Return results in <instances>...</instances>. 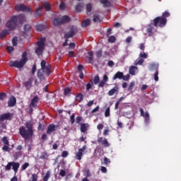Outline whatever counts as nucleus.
<instances>
[{
  "mask_svg": "<svg viewBox=\"0 0 181 181\" xmlns=\"http://www.w3.org/2000/svg\"><path fill=\"white\" fill-rule=\"evenodd\" d=\"M86 149H87V146H83V148L78 149V151L75 156L77 160H81V158H83V152H84Z\"/></svg>",
  "mask_w": 181,
  "mask_h": 181,
  "instance_id": "14",
  "label": "nucleus"
},
{
  "mask_svg": "<svg viewBox=\"0 0 181 181\" xmlns=\"http://www.w3.org/2000/svg\"><path fill=\"white\" fill-rule=\"evenodd\" d=\"M71 93V89H70V88H66L64 89V95H69V94H70Z\"/></svg>",
  "mask_w": 181,
  "mask_h": 181,
  "instance_id": "42",
  "label": "nucleus"
},
{
  "mask_svg": "<svg viewBox=\"0 0 181 181\" xmlns=\"http://www.w3.org/2000/svg\"><path fill=\"white\" fill-rule=\"evenodd\" d=\"M110 107H107V109L105 110V117L107 118L108 117H110Z\"/></svg>",
  "mask_w": 181,
  "mask_h": 181,
  "instance_id": "48",
  "label": "nucleus"
},
{
  "mask_svg": "<svg viewBox=\"0 0 181 181\" xmlns=\"http://www.w3.org/2000/svg\"><path fill=\"white\" fill-rule=\"evenodd\" d=\"M42 8H44L47 12H49V11L52 10V6L47 1L43 4Z\"/></svg>",
  "mask_w": 181,
  "mask_h": 181,
  "instance_id": "28",
  "label": "nucleus"
},
{
  "mask_svg": "<svg viewBox=\"0 0 181 181\" xmlns=\"http://www.w3.org/2000/svg\"><path fill=\"white\" fill-rule=\"evenodd\" d=\"M59 126H56L53 124H49L47 129V135H52V132H54L56 131V128H57Z\"/></svg>",
  "mask_w": 181,
  "mask_h": 181,
  "instance_id": "18",
  "label": "nucleus"
},
{
  "mask_svg": "<svg viewBox=\"0 0 181 181\" xmlns=\"http://www.w3.org/2000/svg\"><path fill=\"white\" fill-rule=\"evenodd\" d=\"M118 91H119V88L115 86L112 89L109 90L108 95L112 96L114 94H118Z\"/></svg>",
  "mask_w": 181,
  "mask_h": 181,
  "instance_id": "23",
  "label": "nucleus"
},
{
  "mask_svg": "<svg viewBox=\"0 0 181 181\" xmlns=\"http://www.w3.org/2000/svg\"><path fill=\"white\" fill-rule=\"evenodd\" d=\"M19 166L21 165L19 163L16 162H9L5 167V170H11V168H12L13 170L15 172V173H18V169H19Z\"/></svg>",
  "mask_w": 181,
  "mask_h": 181,
  "instance_id": "9",
  "label": "nucleus"
},
{
  "mask_svg": "<svg viewBox=\"0 0 181 181\" xmlns=\"http://www.w3.org/2000/svg\"><path fill=\"white\" fill-rule=\"evenodd\" d=\"M88 128V124L82 123L81 124V132H86Z\"/></svg>",
  "mask_w": 181,
  "mask_h": 181,
  "instance_id": "30",
  "label": "nucleus"
},
{
  "mask_svg": "<svg viewBox=\"0 0 181 181\" xmlns=\"http://www.w3.org/2000/svg\"><path fill=\"white\" fill-rule=\"evenodd\" d=\"M59 9L62 11H64V9H66V4H64V2H61L59 4Z\"/></svg>",
  "mask_w": 181,
  "mask_h": 181,
  "instance_id": "49",
  "label": "nucleus"
},
{
  "mask_svg": "<svg viewBox=\"0 0 181 181\" xmlns=\"http://www.w3.org/2000/svg\"><path fill=\"white\" fill-rule=\"evenodd\" d=\"M91 11H93V5L90 3H89L86 5V11L88 13H90L91 12Z\"/></svg>",
  "mask_w": 181,
  "mask_h": 181,
  "instance_id": "37",
  "label": "nucleus"
},
{
  "mask_svg": "<svg viewBox=\"0 0 181 181\" xmlns=\"http://www.w3.org/2000/svg\"><path fill=\"white\" fill-rule=\"evenodd\" d=\"M159 71H156L154 74V80L155 81H159Z\"/></svg>",
  "mask_w": 181,
  "mask_h": 181,
  "instance_id": "44",
  "label": "nucleus"
},
{
  "mask_svg": "<svg viewBox=\"0 0 181 181\" xmlns=\"http://www.w3.org/2000/svg\"><path fill=\"white\" fill-rule=\"evenodd\" d=\"M98 143L100 144V145H102L105 148H108V146H110V143H108V140H107L105 137H100L98 139Z\"/></svg>",
  "mask_w": 181,
  "mask_h": 181,
  "instance_id": "12",
  "label": "nucleus"
},
{
  "mask_svg": "<svg viewBox=\"0 0 181 181\" xmlns=\"http://www.w3.org/2000/svg\"><path fill=\"white\" fill-rule=\"evenodd\" d=\"M41 69L37 71V78L40 80V81H43L45 80V76L49 77L50 74H52V66L50 64L46 65V61L42 60L41 61Z\"/></svg>",
  "mask_w": 181,
  "mask_h": 181,
  "instance_id": "2",
  "label": "nucleus"
},
{
  "mask_svg": "<svg viewBox=\"0 0 181 181\" xmlns=\"http://www.w3.org/2000/svg\"><path fill=\"white\" fill-rule=\"evenodd\" d=\"M23 22H26V17H25V15L20 14V15L17 16V23L22 25V23H23Z\"/></svg>",
  "mask_w": 181,
  "mask_h": 181,
  "instance_id": "19",
  "label": "nucleus"
},
{
  "mask_svg": "<svg viewBox=\"0 0 181 181\" xmlns=\"http://www.w3.org/2000/svg\"><path fill=\"white\" fill-rule=\"evenodd\" d=\"M158 30V28L155 25V23H151L147 27L146 32L148 36H153L155 32Z\"/></svg>",
  "mask_w": 181,
  "mask_h": 181,
  "instance_id": "10",
  "label": "nucleus"
},
{
  "mask_svg": "<svg viewBox=\"0 0 181 181\" xmlns=\"http://www.w3.org/2000/svg\"><path fill=\"white\" fill-rule=\"evenodd\" d=\"M144 62H145V60L142 58H138L136 62H135V65L136 66H141V64H144Z\"/></svg>",
  "mask_w": 181,
  "mask_h": 181,
  "instance_id": "33",
  "label": "nucleus"
},
{
  "mask_svg": "<svg viewBox=\"0 0 181 181\" xmlns=\"http://www.w3.org/2000/svg\"><path fill=\"white\" fill-rule=\"evenodd\" d=\"M135 69H136V66H131L129 70V74H131L132 76H135Z\"/></svg>",
  "mask_w": 181,
  "mask_h": 181,
  "instance_id": "34",
  "label": "nucleus"
},
{
  "mask_svg": "<svg viewBox=\"0 0 181 181\" xmlns=\"http://www.w3.org/2000/svg\"><path fill=\"white\" fill-rule=\"evenodd\" d=\"M8 35H9V31H8V30H4L0 33V39H1V40H3V39L6 38V36H8Z\"/></svg>",
  "mask_w": 181,
  "mask_h": 181,
  "instance_id": "25",
  "label": "nucleus"
},
{
  "mask_svg": "<svg viewBox=\"0 0 181 181\" xmlns=\"http://www.w3.org/2000/svg\"><path fill=\"white\" fill-rule=\"evenodd\" d=\"M24 30H25V32H30V25H24Z\"/></svg>",
  "mask_w": 181,
  "mask_h": 181,
  "instance_id": "56",
  "label": "nucleus"
},
{
  "mask_svg": "<svg viewBox=\"0 0 181 181\" xmlns=\"http://www.w3.org/2000/svg\"><path fill=\"white\" fill-rule=\"evenodd\" d=\"M139 57H141V59H148V54H146L145 52H141Z\"/></svg>",
  "mask_w": 181,
  "mask_h": 181,
  "instance_id": "47",
  "label": "nucleus"
},
{
  "mask_svg": "<svg viewBox=\"0 0 181 181\" xmlns=\"http://www.w3.org/2000/svg\"><path fill=\"white\" fill-rule=\"evenodd\" d=\"M69 49H76V43L74 42H71L69 44Z\"/></svg>",
  "mask_w": 181,
  "mask_h": 181,
  "instance_id": "64",
  "label": "nucleus"
},
{
  "mask_svg": "<svg viewBox=\"0 0 181 181\" xmlns=\"http://www.w3.org/2000/svg\"><path fill=\"white\" fill-rule=\"evenodd\" d=\"M2 142L4 145H9V140H8V137L6 136L2 138Z\"/></svg>",
  "mask_w": 181,
  "mask_h": 181,
  "instance_id": "41",
  "label": "nucleus"
},
{
  "mask_svg": "<svg viewBox=\"0 0 181 181\" xmlns=\"http://www.w3.org/2000/svg\"><path fill=\"white\" fill-rule=\"evenodd\" d=\"M122 77H124V73L117 71L113 76L112 80H117V78H119V80H122Z\"/></svg>",
  "mask_w": 181,
  "mask_h": 181,
  "instance_id": "24",
  "label": "nucleus"
},
{
  "mask_svg": "<svg viewBox=\"0 0 181 181\" xmlns=\"http://www.w3.org/2000/svg\"><path fill=\"white\" fill-rule=\"evenodd\" d=\"M93 83L94 84H98V83H100V76H98V75L94 77Z\"/></svg>",
  "mask_w": 181,
  "mask_h": 181,
  "instance_id": "43",
  "label": "nucleus"
},
{
  "mask_svg": "<svg viewBox=\"0 0 181 181\" xmlns=\"http://www.w3.org/2000/svg\"><path fill=\"white\" fill-rule=\"evenodd\" d=\"M83 8H84V4L83 3H79L76 6L75 11L76 12H81Z\"/></svg>",
  "mask_w": 181,
  "mask_h": 181,
  "instance_id": "27",
  "label": "nucleus"
},
{
  "mask_svg": "<svg viewBox=\"0 0 181 181\" xmlns=\"http://www.w3.org/2000/svg\"><path fill=\"white\" fill-rule=\"evenodd\" d=\"M42 7H38L36 9V11L34 13V16L36 17L40 16V11H42Z\"/></svg>",
  "mask_w": 181,
  "mask_h": 181,
  "instance_id": "36",
  "label": "nucleus"
},
{
  "mask_svg": "<svg viewBox=\"0 0 181 181\" xmlns=\"http://www.w3.org/2000/svg\"><path fill=\"white\" fill-rule=\"evenodd\" d=\"M169 16H170V13L165 11L162 13V16L155 18L153 22L154 23L156 28H165V26H166V23H168L167 18H169Z\"/></svg>",
  "mask_w": 181,
  "mask_h": 181,
  "instance_id": "3",
  "label": "nucleus"
},
{
  "mask_svg": "<svg viewBox=\"0 0 181 181\" xmlns=\"http://www.w3.org/2000/svg\"><path fill=\"white\" fill-rule=\"evenodd\" d=\"M3 151H4V152H11V148L9 147V145H4L2 147Z\"/></svg>",
  "mask_w": 181,
  "mask_h": 181,
  "instance_id": "38",
  "label": "nucleus"
},
{
  "mask_svg": "<svg viewBox=\"0 0 181 181\" xmlns=\"http://www.w3.org/2000/svg\"><path fill=\"white\" fill-rule=\"evenodd\" d=\"M28 52L24 51L22 54L21 59L20 61H11L9 63L10 67H16V69H22L28 62Z\"/></svg>",
  "mask_w": 181,
  "mask_h": 181,
  "instance_id": "4",
  "label": "nucleus"
},
{
  "mask_svg": "<svg viewBox=\"0 0 181 181\" xmlns=\"http://www.w3.org/2000/svg\"><path fill=\"white\" fill-rule=\"evenodd\" d=\"M29 166V163H25L22 166V170H26V168Z\"/></svg>",
  "mask_w": 181,
  "mask_h": 181,
  "instance_id": "52",
  "label": "nucleus"
},
{
  "mask_svg": "<svg viewBox=\"0 0 181 181\" xmlns=\"http://www.w3.org/2000/svg\"><path fill=\"white\" fill-rule=\"evenodd\" d=\"M134 86H135V82H134V81H133V82H131L130 84H129V86L128 90H129V91L132 90L133 88H134Z\"/></svg>",
  "mask_w": 181,
  "mask_h": 181,
  "instance_id": "50",
  "label": "nucleus"
},
{
  "mask_svg": "<svg viewBox=\"0 0 181 181\" xmlns=\"http://www.w3.org/2000/svg\"><path fill=\"white\" fill-rule=\"evenodd\" d=\"M45 25L43 24H40L36 25L35 29L37 30V32H42V30H45Z\"/></svg>",
  "mask_w": 181,
  "mask_h": 181,
  "instance_id": "32",
  "label": "nucleus"
},
{
  "mask_svg": "<svg viewBox=\"0 0 181 181\" xmlns=\"http://www.w3.org/2000/svg\"><path fill=\"white\" fill-rule=\"evenodd\" d=\"M8 107H15L16 105V98L11 96L8 102Z\"/></svg>",
  "mask_w": 181,
  "mask_h": 181,
  "instance_id": "22",
  "label": "nucleus"
},
{
  "mask_svg": "<svg viewBox=\"0 0 181 181\" xmlns=\"http://www.w3.org/2000/svg\"><path fill=\"white\" fill-rule=\"evenodd\" d=\"M86 178L90 177V176H91V173L90 172L89 169H87L86 170Z\"/></svg>",
  "mask_w": 181,
  "mask_h": 181,
  "instance_id": "63",
  "label": "nucleus"
},
{
  "mask_svg": "<svg viewBox=\"0 0 181 181\" xmlns=\"http://www.w3.org/2000/svg\"><path fill=\"white\" fill-rule=\"evenodd\" d=\"M71 21V18L69 16H64L62 18H55L52 21L54 26H59V25H64V23H69Z\"/></svg>",
  "mask_w": 181,
  "mask_h": 181,
  "instance_id": "7",
  "label": "nucleus"
},
{
  "mask_svg": "<svg viewBox=\"0 0 181 181\" xmlns=\"http://www.w3.org/2000/svg\"><path fill=\"white\" fill-rule=\"evenodd\" d=\"M115 40H117V38L114 35L110 36L108 39L109 43H115Z\"/></svg>",
  "mask_w": 181,
  "mask_h": 181,
  "instance_id": "39",
  "label": "nucleus"
},
{
  "mask_svg": "<svg viewBox=\"0 0 181 181\" xmlns=\"http://www.w3.org/2000/svg\"><path fill=\"white\" fill-rule=\"evenodd\" d=\"M93 21V22H101V20L100 19V16H98V14H94Z\"/></svg>",
  "mask_w": 181,
  "mask_h": 181,
  "instance_id": "35",
  "label": "nucleus"
},
{
  "mask_svg": "<svg viewBox=\"0 0 181 181\" xmlns=\"http://www.w3.org/2000/svg\"><path fill=\"white\" fill-rule=\"evenodd\" d=\"M60 176L64 177L66 176V171L64 170H61L59 173Z\"/></svg>",
  "mask_w": 181,
  "mask_h": 181,
  "instance_id": "62",
  "label": "nucleus"
},
{
  "mask_svg": "<svg viewBox=\"0 0 181 181\" xmlns=\"http://www.w3.org/2000/svg\"><path fill=\"white\" fill-rule=\"evenodd\" d=\"M32 83H33V78H30L26 82L24 83V86L26 90H30L32 88Z\"/></svg>",
  "mask_w": 181,
  "mask_h": 181,
  "instance_id": "20",
  "label": "nucleus"
},
{
  "mask_svg": "<svg viewBox=\"0 0 181 181\" xmlns=\"http://www.w3.org/2000/svg\"><path fill=\"white\" fill-rule=\"evenodd\" d=\"M90 25H91V21H90V19L83 20L81 23L82 28H87L90 26Z\"/></svg>",
  "mask_w": 181,
  "mask_h": 181,
  "instance_id": "26",
  "label": "nucleus"
},
{
  "mask_svg": "<svg viewBox=\"0 0 181 181\" xmlns=\"http://www.w3.org/2000/svg\"><path fill=\"white\" fill-rule=\"evenodd\" d=\"M38 177L37 174H33L30 181H37Z\"/></svg>",
  "mask_w": 181,
  "mask_h": 181,
  "instance_id": "45",
  "label": "nucleus"
},
{
  "mask_svg": "<svg viewBox=\"0 0 181 181\" xmlns=\"http://www.w3.org/2000/svg\"><path fill=\"white\" fill-rule=\"evenodd\" d=\"M18 26V16H13L10 18L6 23V28H8L9 30H15Z\"/></svg>",
  "mask_w": 181,
  "mask_h": 181,
  "instance_id": "6",
  "label": "nucleus"
},
{
  "mask_svg": "<svg viewBox=\"0 0 181 181\" xmlns=\"http://www.w3.org/2000/svg\"><path fill=\"white\" fill-rule=\"evenodd\" d=\"M101 56H103V51L100 49V50H98L97 52H96V57L100 59V57H101Z\"/></svg>",
  "mask_w": 181,
  "mask_h": 181,
  "instance_id": "54",
  "label": "nucleus"
},
{
  "mask_svg": "<svg viewBox=\"0 0 181 181\" xmlns=\"http://www.w3.org/2000/svg\"><path fill=\"white\" fill-rule=\"evenodd\" d=\"M104 163L105 165H110V163H111V160H110V159H108V158L105 157L104 158Z\"/></svg>",
  "mask_w": 181,
  "mask_h": 181,
  "instance_id": "53",
  "label": "nucleus"
},
{
  "mask_svg": "<svg viewBox=\"0 0 181 181\" xmlns=\"http://www.w3.org/2000/svg\"><path fill=\"white\" fill-rule=\"evenodd\" d=\"M88 54L89 57H86V62H88V63L93 64V59L94 57L93 56H94V53L93 52H88Z\"/></svg>",
  "mask_w": 181,
  "mask_h": 181,
  "instance_id": "21",
  "label": "nucleus"
},
{
  "mask_svg": "<svg viewBox=\"0 0 181 181\" xmlns=\"http://www.w3.org/2000/svg\"><path fill=\"white\" fill-rule=\"evenodd\" d=\"M62 158H67L69 156V152L67 151H64L62 154Z\"/></svg>",
  "mask_w": 181,
  "mask_h": 181,
  "instance_id": "59",
  "label": "nucleus"
},
{
  "mask_svg": "<svg viewBox=\"0 0 181 181\" xmlns=\"http://www.w3.org/2000/svg\"><path fill=\"white\" fill-rule=\"evenodd\" d=\"M33 122L32 121H28L25 123V127L22 126L19 129V134L25 141H30L33 138Z\"/></svg>",
  "mask_w": 181,
  "mask_h": 181,
  "instance_id": "1",
  "label": "nucleus"
},
{
  "mask_svg": "<svg viewBox=\"0 0 181 181\" xmlns=\"http://www.w3.org/2000/svg\"><path fill=\"white\" fill-rule=\"evenodd\" d=\"M84 99V95L82 93H78L76 96V100L78 103H81Z\"/></svg>",
  "mask_w": 181,
  "mask_h": 181,
  "instance_id": "31",
  "label": "nucleus"
},
{
  "mask_svg": "<svg viewBox=\"0 0 181 181\" xmlns=\"http://www.w3.org/2000/svg\"><path fill=\"white\" fill-rule=\"evenodd\" d=\"M37 104H39V97L35 96L29 105V114H33V108L36 110L37 108Z\"/></svg>",
  "mask_w": 181,
  "mask_h": 181,
  "instance_id": "8",
  "label": "nucleus"
},
{
  "mask_svg": "<svg viewBox=\"0 0 181 181\" xmlns=\"http://www.w3.org/2000/svg\"><path fill=\"white\" fill-rule=\"evenodd\" d=\"M140 114L141 117H144V118H145V122L148 124L149 122V113H148L147 112H145L144 111V109H142V107H140Z\"/></svg>",
  "mask_w": 181,
  "mask_h": 181,
  "instance_id": "16",
  "label": "nucleus"
},
{
  "mask_svg": "<svg viewBox=\"0 0 181 181\" xmlns=\"http://www.w3.org/2000/svg\"><path fill=\"white\" fill-rule=\"evenodd\" d=\"M159 69V64L156 62H153L149 64V70L151 71H158Z\"/></svg>",
  "mask_w": 181,
  "mask_h": 181,
  "instance_id": "17",
  "label": "nucleus"
},
{
  "mask_svg": "<svg viewBox=\"0 0 181 181\" xmlns=\"http://www.w3.org/2000/svg\"><path fill=\"white\" fill-rule=\"evenodd\" d=\"M46 42V37H41L39 41L37 42V47L35 49V53L37 56H42L45 51V43Z\"/></svg>",
  "mask_w": 181,
  "mask_h": 181,
  "instance_id": "5",
  "label": "nucleus"
},
{
  "mask_svg": "<svg viewBox=\"0 0 181 181\" xmlns=\"http://www.w3.org/2000/svg\"><path fill=\"white\" fill-rule=\"evenodd\" d=\"M16 11H21L22 12H30V8L23 4H18L16 6Z\"/></svg>",
  "mask_w": 181,
  "mask_h": 181,
  "instance_id": "11",
  "label": "nucleus"
},
{
  "mask_svg": "<svg viewBox=\"0 0 181 181\" xmlns=\"http://www.w3.org/2000/svg\"><path fill=\"white\" fill-rule=\"evenodd\" d=\"M13 46L18 45V37H14L12 40Z\"/></svg>",
  "mask_w": 181,
  "mask_h": 181,
  "instance_id": "46",
  "label": "nucleus"
},
{
  "mask_svg": "<svg viewBox=\"0 0 181 181\" xmlns=\"http://www.w3.org/2000/svg\"><path fill=\"white\" fill-rule=\"evenodd\" d=\"M6 97V93H0V100H5Z\"/></svg>",
  "mask_w": 181,
  "mask_h": 181,
  "instance_id": "55",
  "label": "nucleus"
},
{
  "mask_svg": "<svg viewBox=\"0 0 181 181\" xmlns=\"http://www.w3.org/2000/svg\"><path fill=\"white\" fill-rule=\"evenodd\" d=\"M32 74H35V73H36V64H34L33 67H32V70H31Z\"/></svg>",
  "mask_w": 181,
  "mask_h": 181,
  "instance_id": "61",
  "label": "nucleus"
},
{
  "mask_svg": "<svg viewBox=\"0 0 181 181\" xmlns=\"http://www.w3.org/2000/svg\"><path fill=\"white\" fill-rule=\"evenodd\" d=\"M6 50H7V52H8V53H12V52H13V50H14V48H13V47H6Z\"/></svg>",
  "mask_w": 181,
  "mask_h": 181,
  "instance_id": "57",
  "label": "nucleus"
},
{
  "mask_svg": "<svg viewBox=\"0 0 181 181\" xmlns=\"http://www.w3.org/2000/svg\"><path fill=\"white\" fill-rule=\"evenodd\" d=\"M50 178V172L47 171L45 176L43 177V181H47Z\"/></svg>",
  "mask_w": 181,
  "mask_h": 181,
  "instance_id": "40",
  "label": "nucleus"
},
{
  "mask_svg": "<svg viewBox=\"0 0 181 181\" xmlns=\"http://www.w3.org/2000/svg\"><path fill=\"white\" fill-rule=\"evenodd\" d=\"M12 119V115L11 113H4L0 115V122L11 121Z\"/></svg>",
  "mask_w": 181,
  "mask_h": 181,
  "instance_id": "13",
  "label": "nucleus"
},
{
  "mask_svg": "<svg viewBox=\"0 0 181 181\" xmlns=\"http://www.w3.org/2000/svg\"><path fill=\"white\" fill-rule=\"evenodd\" d=\"M75 117H76V115H75L74 114H72V115H71L70 119H71V124H74V122L76 121L75 119H74Z\"/></svg>",
  "mask_w": 181,
  "mask_h": 181,
  "instance_id": "58",
  "label": "nucleus"
},
{
  "mask_svg": "<svg viewBox=\"0 0 181 181\" xmlns=\"http://www.w3.org/2000/svg\"><path fill=\"white\" fill-rule=\"evenodd\" d=\"M100 4H103L104 8L111 6V3L108 0H100Z\"/></svg>",
  "mask_w": 181,
  "mask_h": 181,
  "instance_id": "29",
  "label": "nucleus"
},
{
  "mask_svg": "<svg viewBox=\"0 0 181 181\" xmlns=\"http://www.w3.org/2000/svg\"><path fill=\"white\" fill-rule=\"evenodd\" d=\"M83 70H84V66H83V65H78V71H79V73H83Z\"/></svg>",
  "mask_w": 181,
  "mask_h": 181,
  "instance_id": "60",
  "label": "nucleus"
},
{
  "mask_svg": "<svg viewBox=\"0 0 181 181\" xmlns=\"http://www.w3.org/2000/svg\"><path fill=\"white\" fill-rule=\"evenodd\" d=\"M76 35V29L74 28H71L70 31L64 35V39H70V37H73Z\"/></svg>",
  "mask_w": 181,
  "mask_h": 181,
  "instance_id": "15",
  "label": "nucleus"
},
{
  "mask_svg": "<svg viewBox=\"0 0 181 181\" xmlns=\"http://www.w3.org/2000/svg\"><path fill=\"white\" fill-rule=\"evenodd\" d=\"M129 77H130L129 74H127V75H126V76H124V75L123 74V76H122V80H124V81H128V80H129Z\"/></svg>",
  "mask_w": 181,
  "mask_h": 181,
  "instance_id": "51",
  "label": "nucleus"
}]
</instances>
